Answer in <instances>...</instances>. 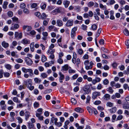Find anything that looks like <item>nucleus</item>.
<instances>
[{"mask_svg": "<svg viewBox=\"0 0 129 129\" xmlns=\"http://www.w3.org/2000/svg\"><path fill=\"white\" fill-rule=\"evenodd\" d=\"M68 72L69 74H74L76 73V71L75 70L72 69L71 67L69 70Z\"/></svg>", "mask_w": 129, "mask_h": 129, "instance_id": "obj_33", "label": "nucleus"}, {"mask_svg": "<svg viewBox=\"0 0 129 129\" xmlns=\"http://www.w3.org/2000/svg\"><path fill=\"white\" fill-rule=\"evenodd\" d=\"M124 114L127 117H129V112L128 111L126 110H125Z\"/></svg>", "mask_w": 129, "mask_h": 129, "instance_id": "obj_63", "label": "nucleus"}, {"mask_svg": "<svg viewBox=\"0 0 129 129\" xmlns=\"http://www.w3.org/2000/svg\"><path fill=\"white\" fill-rule=\"evenodd\" d=\"M123 116L121 115H118L116 119V121L120 120L122 119Z\"/></svg>", "mask_w": 129, "mask_h": 129, "instance_id": "obj_45", "label": "nucleus"}, {"mask_svg": "<svg viewBox=\"0 0 129 129\" xmlns=\"http://www.w3.org/2000/svg\"><path fill=\"white\" fill-rule=\"evenodd\" d=\"M40 14V13L38 12H35L34 14L37 17H38L39 19H40V18L41 16Z\"/></svg>", "mask_w": 129, "mask_h": 129, "instance_id": "obj_53", "label": "nucleus"}, {"mask_svg": "<svg viewBox=\"0 0 129 129\" xmlns=\"http://www.w3.org/2000/svg\"><path fill=\"white\" fill-rule=\"evenodd\" d=\"M19 27V26L18 24H16L13 26L11 27V29L12 30H14L15 29H18Z\"/></svg>", "mask_w": 129, "mask_h": 129, "instance_id": "obj_10", "label": "nucleus"}, {"mask_svg": "<svg viewBox=\"0 0 129 129\" xmlns=\"http://www.w3.org/2000/svg\"><path fill=\"white\" fill-rule=\"evenodd\" d=\"M84 64L85 66V68L86 70H89V67L88 65L89 63V61L88 60H85L84 62Z\"/></svg>", "mask_w": 129, "mask_h": 129, "instance_id": "obj_8", "label": "nucleus"}, {"mask_svg": "<svg viewBox=\"0 0 129 129\" xmlns=\"http://www.w3.org/2000/svg\"><path fill=\"white\" fill-rule=\"evenodd\" d=\"M86 104L89 103V102L90 100V96L88 95L86 99Z\"/></svg>", "mask_w": 129, "mask_h": 129, "instance_id": "obj_48", "label": "nucleus"}, {"mask_svg": "<svg viewBox=\"0 0 129 129\" xmlns=\"http://www.w3.org/2000/svg\"><path fill=\"white\" fill-rule=\"evenodd\" d=\"M2 46L5 48L8 47L9 46V44L5 41H4L2 43Z\"/></svg>", "mask_w": 129, "mask_h": 129, "instance_id": "obj_15", "label": "nucleus"}, {"mask_svg": "<svg viewBox=\"0 0 129 129\" xmlns=\"http://www.w3.org/2000/svg\"><path fill=\"white\" fill-rule=\"evenodd\" d=\"M116 107H114L110 109L109 111L111 113H115L116 111Z\"/></svg>", "mask_w": 129, "mask_h": 129, "instance_id": "obj_22", "label": "nucleus"}, {"mask_svg": "<svg viewBox=\"0 0 129 129\" xmlns=\"http://www.w3.org/2000/svg\"><path fill=\"white\" fill-rule=\"evenodd\" d=\"M12 19L13 21L15 22H17L18 20V18L16 17H14L12 18Z\"/></svg>", "mask_w": 129, "mask_h": 129, "instance_id": "obj_59", "label": "nucleus"}, {"mask_svg": "<svg viewBox=\"0 0 129 129\" xmlns=\"http://www.w3.org/2000/svg\"><path fill=\"white\" fill-rule=\"evenodd\" d=\"M25 119L27 121L29 118L31 116L30 113L28 111H26L24 114Z\"/></svg>", "mask_w": 129, "mask_h": 129, "instance_id": "obj_7", "label": "nucleus"}, {"mask_svg": "<svg viewBox=\"0 0 129 129\" xmlns=\"http://www.w3.org/2000/svg\"><path fill=\"white\" fill-rule=\"evenodd\" d=\"M26 6V5L24 3L21 4L20 5V8L22 9H25Z\"/></svg>", "mask_w": 129, "mask_h": 129, "instance_id": "obj_51", "label": "nucleus"}, {"mask_svg": "<svg viewBox=\"0 0 129 129\" xmlns=\"http://www.w3.org/2000/svg\"><path fill=\"white\" fill-rule=\"evenodd\" d=\"M27 126L29 129H32L34 127V125L30 122H27Z\"/></svg>", "mask_w": 129, "mask_h": 129, "instance_id": "obj_17", "label": "nucleus"}, {"mask_svg": "<svg viewBox=\"0 0 129 129\" xmlns=\"http://www.w3.org/2000/svg\"><path fill=\"white\" fill-rule=\"evenodd\" d=\"M8 4V3L7 1H5L4 2L3 4V8L6 9L7 8V6Z\"/></svg>", "mask_w": 129, "mask_h": 129, "instance_id": "obj_31", "label": "nucleus"}, {"mask_svg": "<svg viewBox=\"0 0 129 129\" xmlns=\"http://www.w3.org/2000/svg\"><path fill=\"white\" fill-rule=\"evenodd\" d=\"M103 87V86L101 84H99L97 86L96 88L98 90H101Z\"/></svg>", "mask_w": 129, "mask_h": 129, "instance_id": "obj_41", "label": "nucleus"}, {"mask_svg": "<svg viewBox=\"0 0 129 129\" xmlns=\"http://www.w3.org/2000/svg\"><path fill=\"white\" fill-rule=\"evenodd\" d=\"M41 114L38 113H36V116L38 117V119L41 120H43V117L41 115Z\"/></svg>", "mask_w": 129, "mask_h": 129, "instance_id": "obj_18", "label": "nucleus"}, {"mask_svg": "<svg viewBox=\"0 0 129 129\" xmlns=\"http://www.w3.org/2000/svg\"><path fill=\"white\" fill-rule=\"evenodd\" d=\"M107 89H108L107 91H108L110 93H113L114 91V90L112 87H110L108 88H107Z\"/></svg>", "mask_w": 129, "mask_h": 129, "instance_id": "obj_42", "label": "nucleus"}, {"mask_svg": "<svg viewBox=\"0 0 129 129\" xmlns=\"http://www.w3.org/2000/svg\"><path fill=\"white\" fill-rule=\"evenodd\" d=\"M89 63L90 65L89 66V70H91L92 69L93 67V66L94 65V61H91L90 62H89Z\"/></svg>", "mask_w": 129, "mask_h": 129, "instance_id": "obj_23", "label": "nucleus"}, {"mask_svg": "<svg viewBox=\"0 0 129 129\" xmlns=\"http://www.w3.org/2000/svg\"><path fill=\"white\" fill-rule=\"evenodd\" d=\"M19 114L20 116H23L24 115L25 113L23 110H21Z\"/></svg>", "mask_w": 129, "mask_h": 129, "instance_id": "obj_60", "label": "nucleus"}, {"mask_svg": "<svg viewBox=\"0 0 129 129\" xmlns=\"http://www.w3.org/2000/svg\"><path fill=\"white\" fill-rule=\"evenodd\" d=\"M74 110L76 111L79 113H82L84 112V110L82 109L79 107L75 108Z\"/></svg>", "mask_w": 129, "mask_h": 129, "instance_id": "obj_14", "label": "nucleus"}, {"mask_svg": "<svg viewBox=\"0 0 129 129\" xmlns=\"http://www.w3.org/2000/svg\"><path fill=\"white\" fill-rule=\"evenodd\" d=\"M94 3L93 1H90L88 3L87 5L89 7H91L93 6Z\"/></svg>", "mask_w": 129, "mask_h": 129, "instance_id": "obj_30", "label": "nucleus"}, {"mask_svg": "<svg viewBox=\"0 0 129 129\" xmlns=\"http://www.w3.org/2000/svg\"><path fill=\"white\" fill-rule=\"evenodd\" d=\"M27 88L31 91L33 90L34 88V87L32 86L33 83L32 80L30 79H28L25 81Z\"/></svg>", "mask_w": 129, "mask_h": 129, "instance_id": "obj_1", "label": "nucleus"}, {"mask_svg": "<svg viewBox=\"0 0 129 129\" xmlns=\"http://www.w3.org/2000/svg\"><path fill=\"white\" fill-rule=\"evenodd\" d=\"M41 76L43 78H46L47 77V74L44 73H42Z\"/></svg>", "mask_w": 129, "mask_h": 129, "instance_id": "obj_46", "label": "nucleus"}, {"mask_svg": "<svg viewBox=\"0 0 129 129\" xmlns=\"http://www.w3.org/2000/svg\"><path fill=\"white\" fill-rule=\"evenodd\" d=\"M99 42L101 45H103L104 44V40L103 39H101L100 40Z\"/></svg>", "mask_w": 129, "mask_h": 129, "instance_id": "obj_61", "label": "nucleus"}, {"mask_svg": "<svg viewBox=\"0 0 129 129\" xmlns=\"http://www.w3.org/2000/svg\"><path fill=\"white\" fill-rule=\"evenodd\" d=\"M59 74L60 76L59 79H64V75L62 74L60 72L59 73Z\"/></svg>", "mask_w": 129, "mask_h": 129, "instance_id": "obj_56", "label": "nucleus"}, {"mask_svg": "<svg viewBox=\"0 0 129 129\" xmlns=\"http://www.w3.org/2000/svg\"><path fill=\"white\" fill-rule=\"evenodd\" d=\"M39 103L37 102H35L34 104V106L35 108H38L39 107Z\"/></svg>", "mask_w": 129, "mask_h": 129, "instance_id": "obj_36", "label": "nucleus"}, {"mask_svg": "<svg viewBox=\"0 0 129 129\" xmlns=\"http://www.w3.org/2000/svg\"><path fill=\"white\" fill-rule=\"evenodd\" d=\"M123 108L124 109H128L129 108V104L128 102H124L122 105Z\"/></svg>", "mask_w": 129, "mask_h": 129, "instance_id": "obj_11", "label": "nucleus"}, {"mask_svg": "<svg viewBox=\"0 0 129 129\" xmlns=\"http://www.w3.org/2000/svg\"><path fill=\"white\" fill-rule=\"evenodd\" d=\"M87 109L89 113L91 114L92 113V109L90 107H87Z\"/></svg>", "mask_w": 129, "mask_h": 129, "instance_id": "obj_57", "label": "nucleus"}, {"mask_svg": "<svg viewBox=\"0 0 129 129\" xmlns=\"http://www.w3.org/2000/svg\"><path fill=\"white\" fill-rule=\"evenodd\" d=\"M74 10L77 12H79L81 11V7L79 6H74Z\"/></svg>", "mask_w": 129, "mask_h": 129, "instance_id": "obj_20", "label": "nucleus"}, {"mask_svg": "<svg viewBox=\"0 0 129 129\" xmlns=\"http://www.w3.org/2000/svg\"><path fill=\"white\" fill-rule=\"evenodd\" d=\"M97 28V26L95 24H93L91 26V28L93 30H95Z\"/></svg>", "mask_w": 129, "mask_h": 129, "instance_id": "obj_50", "label": "nucleus"}, {"mask_svg": "<svg viewBox=\"0 0 129 129\" xmlns=\"http://www.w3.org/2000/svg\"><path fill=\"white\" fill-rule=\"evenodd\" d=\"M55 52V50L54 49H49L48 51V54H54V53Z\"/></svg>", "mask_w": 129, "mask_h": 129, "instance_id": "obj_24", "label": "nucleus"}, {"mask_svg": "<svg viewBox=\"0 0 129 129\" xmlns=\"http://www.w3.org/2000/svg\"><path fill=\"white\" fill-rule=\"evenodd\" d=\"M73 20H68L66 24V25L67 26H71L73 25Z\"/></svg>", "mask_w": 129, "mask_h": 129, "instance_id": "obj_13", "label": "nucleus"}, {"mask_svg": "<svg viewBox=\"0 0 129 129\" xmlns=\"http://www.w3.org/2000/svg\"><path fill=\"white\" fill-rule=\"evenodd\" d=\"M16 61L17 62L19 63H22L23 62L22 59L20 58L16 59Z\"/></svg>", "mask_w": 129, "mask_h": 129, "instance_id": "obj_64", "label": "nucleus"}, {"mask_svg": "<svg viewBox=\"0 0 129 129\" xmlns=\"http://www.w3.org/2000/svg\"><path fill=\"white\" fill-rule=\"evenodd\" d=\"M58 120L57 118L54 117H52L51 118V121L53 123L54 122V124L57 122Z\"/></svg>", "mask_w": 129, "mask_h": 129, "instance_id": "obj_28", "label": "nucleus"}, {"mask_svg": "<svg viewBox=\"0 0 129 129\" xmlns=\"http://www.w3.org/2000/svg\"><path fill=\"white\" fill-rule=\"evenodd\" d=\"M71 101L72 104H73V105H75L77 104V101L75 98H72L71 100Z\"/></svg>", "mask_w": 129, "mask_h": 129, "instance_id": "obj_39", "label": "nucleus"}, {"mask_svg": "<svg viewBox=\"0 0 129 129\" xmlns=\"http://www.w3.org/2000/svg\"><path fill=\"white\" fill-rule=\"evenodd\" d=\"M57 23L59 26H60L62 25V21L60 20H57Z\"/></svg>", "mask_w": 129, "mask_h": 129, "instance_id": "obj_34", "label": "nucleus"}, {"mask_svg": "<svg viewBox=\"0 0 129 129\" xmlns=\"http://www.w3.org/2000/svg\"><path fill=\"white\" fill-rule=\"evenodd\" d=\"M34 42H33L31 43L30 45V50L32 52H33L34 51L35 48L34 47Z\"/></svg>", "mask_w": 129, "mask_h": 129, "instance_id": "obj_19", "label": "nucleus"}, {"mask_svg": "<svg viewBox=\"0 0 129 129\" xmlns=\"http://www.w3.org/2000/svg\"><path fill=\"white\" fill-rule=\"evenodd\" d=\"M18 121V122L19 123H21L23 122V119L20 116H17L16 118Z\"/></svg>", "mask_w": 129, "mask_h": 129, "instance_id": "obj_25", "label": "nucleus"}, {"mask_svg": "<svg viewBox=\"0 0 129 129\" xmlns=\"http://www.w3.org/2000/svg\"><path fill=\"white\" fill-rule=\"evenodd\" d=\"M25 60L28 66H31L33 63V61L28 57H25Z\"/></svg>", "mask_w": 129, "mask_h": 129, "instance_id": "obj_4", "label": "nucleus"}, {"mask_svg": "<svg viewBox=\"0 0 129 129\" xmlns=\"http://www.w3.org/2000/svg\"><path fill=\"white\" fill-rule=\"evenodd\" d=\"M34 80L35 83H39L41 81V80L40 79L36 77L35 78Z\"/></svg>", "mask_w": 129, "mask_h": 129, "instance_id": "obj_27", "label": "nucleus"}, {"mask_svg": "<svg viewBox=\"0 0 129 129\" xmlns=\"http://www.w3.org/2000/svg\"><path fill=\"white\" fill-rule=\"evenodd\" d=\"M101 93L98 91H95L92 93V98L94 99H96L98 96L101 95Z\"/></svg>", "mask_w": 129, "mask_h": 129, "instance_id": "obj_3", "label": "nucleus"}, {"mask_svg": "<svg viewBox=\"0 0 129 129\" xmlns=\"http://www.w3.org/2000/svg\"><path fill=\"white\" fill-rule=\"evenodd\" d=\"M89 88L90 86L89 85H86L84 87L83 90L86 93L88 94L89 92Z\"/></svg>", "mask_w": 129, "mask_h": 129, "instance_id": "obj_5", "label": "nucleus"}, {"mask_svg": "<svg viewBox=\"0 0 129 129\" xmlns=\"http://www.w3.org/2000/svg\"><path fill=\"white\" fill-rule=\"evenodd\" d=\"M71 67L68 64H65V71L69 70L71 68Z\"/></svg>", "mask_w": 129, "mask_h": 129, "instance_id": "obj_62", "label": "nucleus"}, {"mask_svg": "<svg viewBox=\"0 0 129 129\" xmlns=\"http://www.w3.org/2000/svg\"><path fill=\"white\" fill-rule=\"evenodd\" d=\"M70 1H66L65 2V7L67 8L70 4Z\"/></svg>", "mask_w": 129, "mask_h": 129, "instance_id": "obj_55", "label": "nucleus"}, {"mask_svg": "<svg viewBox=\"0 0 129 129\" xmlns=\"http://www.w3.org/2000/svg\"><path fill=\"white\" fill-rule=\"evenodd\" d=\"M22 28L23 30H26L28 32L31 31V27L28 25H23L22 26Z\"/></svg>", "mask_w": 129, "mask_h": 129, "instance_id": "obj_6", "label": "nucleus"}, {"mask_svg": "<svg viewBox=\"0 0 129 129\" xmlns=\"http://www.w3.org/2000/svg\"><path fill=\"white\" fill-rule=\"evenodd\" d=\"M113 14L114 13L113 12H111L110 14L111 16L110 18V19L113 20L115 19L114 17L113 16Z\"/></svg>", "mask_w": 129, "mask_h": 129, "instance_id": "obj_47", "label": "nucleus"}, {"mask_svg": "<svg viewBox=\"0 0 129 129\" xmlns=\"http://www.w3.org/2000/svg\"><path fill=\"white\" fill-rule=\"evenodd\" d=\"M60 10L59 8L55 9L51 13L53 15H55L60 12Z\"/></svg>", "mask_w": 129, "mask_h": 129, "instance_id": "obj_9", "label": "nucleus"}, {"mask_svg": "<svg viewBox=\"0 0 129 129\" xmlns=\"http://www.w3.org/2000/svg\"><path fill=\"white\" fill-rule=\"evenodd\" d=\"M11 55L13 57L15 56L16 58H17L18 57V56L16 54V53L14 51H13L11 52Z\"/></svg>", "mask_w": 129, "mask_h": 129, "instance_id": "obj_58", "label": "nucleus"}, {"mask_svg": "<svg viewBox=\"0 0 129 129\" xmlns=\"http://www.w3.org/2000/svg\"><path fill=\"white\" fill-rule=\"evenodd\" d=\"M103 82L104 85H107L109 83V81L107 79H105L103 80Z\"/></svg>", "mask_w": 129, "mask_h": 129, "instance_id": "obj_43", "label": "nucleus"}, {"mask_svg": "<svg viewBox=\"0 0 129 129\" xmlns=\"http://www.w3.org/2000/svg\"><path fill=\"white\" fill-rule=\"evenodd\" d=\"M42 61L43 62H45L47 60V58L44 55H43L42 58Z\"/></svg>", "mask_w": 129, "mask_h": 129, "instance_id": "obj_54", "label": "nucleus"}, {"mask_svg": "<svg viewBox=\"0 0 129 129\" xmlns=\"http://www.w3.org/2000/svg\"><path fill=\"white\" fill-rule=\"evenodd\" d=\"M47 16V15H46L45 13H43L41 15L40 19L42 20L45 19H46Z\"/></svg>", "mask_w": 129, "mask_h": 129, "instance_id": "obj_16", "label": "nucleus"}, {"mask_svg": "<svg viewBox=\"0 0 129 129\" xmlns=\"http://www.w3.org/2000/svg\"><path fill=\"white\" fill-rule=\"evenodd\" d=\"M5 68L8 70H10L11 68V66L9 64H6L5 65Z\"/></svg>", "mask_w": 129, "mask_h": 129, "instance_id": "obj_40", "label": "nucleus"}, {"mask_svg": "<svg viewBox=\"0 0 129 129\" xmlns=\"http://www.w3.org/2000/svg\"><path fill=\"white\" fill-rule=\"evenodd\" d=\"M49 19L48 18L47 20H44L43 21V24L44 25L46 26L47 25L49 20Z\"/></svg>", "mask_w": 129, "mask_h": 129, "instance_id": "obj_37", "label": "nucleus"}, {"mask_svg": "<svg viewBox=\"0 0 129 129\" xmlns=\"http://www.w3.org/2000/svg\"><path fill=\"white\" fill-rule=\"evenodd\" d=\"M81 28L83 30H86L87 29V26L84 24H83L81 26Z\"/></svg>", "mask_w": 129, "mask_h": 129, "instance_id": "obj_49", "label": "nucleus"}, {"mask_svg": "<svg viewBox=\"0 0 129 129\" xmlns=\"http://www.w3.org/2000/svg\"><path fill=\"white\" fill-rule=\"evenodd\" d=\"M106 106L110 107H112L113 106V104L111 102H108L107 103Z\"/></svg>", "mask_w": 129, "mask_h": 129, "instance_id": "obj_35", "label": "nucleus"}, {"mask_svg": "<svg viewBox=\"0 0 129 129\" xmlns=\"http://www.w3.org/2000/svg\"><path fill=\"white\" fill-rule=\"evenodd\" d=\"M41 8L43 9L44 10L45 9L46 7V5L45 4H42L41 6Z\"/></svg>", "mask_w": 129, "mask_h": 129, "instance_id": "obj_52", "label": "nucleus"}, {"mask_svg": "<svg viewBox=\"0 0 129 129\" xmlns=\"http://www.w3.org/2000/svg\"><path fill=\"white\" fill-rule=\"evenodd\" d=\"M99 5L100 8L103 10H105L107 9L106 6H104L102 4H100Z\"/></svg>", "mask_w": 129, "mask_h": 129, "instance_id": "obj_38", "label": "nucleus"}, {"mask_svg": "<svg viewBox=\"0 0 129 129\" xmlns=\"http://www.w3.org/2000/svg\"><path fill=\"white\" fill-rule=\"evenodd\" d=\"M23 12L24 13L26 14H28L30 13L29 10L27 8H25L23 10Z\"/></svg>", "mask_w": 129, "mask_h": 129, "instance_id": "obj_32", "label": "nucleus"}, {"mask_svg": "<svg viewBox=\"0 0 129 129\" xmlns=\"http://www.w3.org/2000/svg\"><path fill=\"white\" fill-rule=\"evenodd\" d=\"M110 95L108 94H106L104 96V99L106 100H107L110 99Z\"/></svg>", "mask_w": 129, "mask_h": 129, "instance_id": "obj_26", "label": "nucleus"}, {"mask_svg": "<svg viewBox=\"0 0 129 129\" xmlns=\"http://www.w3.org/2000/svg\"><path fill=\"white\" fill-rule=\"evenodd\" d=\"M21 43L23 44H29L30 43V41L26 38H25L22 40Z\"/></svg>", "mask_w": 129, "mask_h": 129, "instance_id": "obj_12", "label": "nucleus"}, {"mask_svg": "<svg viewBox=\"0 0 129 129\" xmlns=\"http://www.w3.org/2000/svg\"><path fill=\"white\" fill-rule=\"evenodd\" d=\"M13 100L14 102H16L17 103H19L21 102V101L19 100L18 98L16 97L13 98Z\"/></svg>", "mask_w": 129, "mask_h": 129, "instance_id": "obj_29", "label": "nucleus"}, {"mask_svg": "<svg viewBox=\"0 0 129 129\" xmlns=\"http://www.w3.org/2000/svg\"><path fill=\"white\" fill-rule=\"evenodd\" d=\"M124 34L126 36H128L129 35L128 31L125 28L124 31Z\"/></svg>", "mask_w": 129, "mask_h": 129, "instance_id": "obj_44", "label": "nucleus"}, {"mask_svg": "<svg viewBox=\"0 0 129 129\" xmlns=\"http://www.w3.org/2000/svg\"><path fill=\"white\" fill-rule=\"evenodd\" d=\"M22 70L23 72L25 73L29 72L30 76H32L33 75V70L31 69H26L25 68L23 67L22 68Z\"/></svg>", "mask_w": 129, "mask_h": 129, "instance_id": "obj_2", "label": "nucleus"}, {"mask_svg": "<svg viewBox=\"0 0 129 129\" xmlns=\"http://www.w3.org/2000/svg\"><path fill=\"white\" fill-rule=\"evenodd\" d=\"M37 6V4L36 3H33L30 4V6L31 9H37L36 8Z\"/></svg>", "mask_w": 129, "mask_h": 129, "instance_id": "obj_21", "label": "nucleus"}]
</instances>
